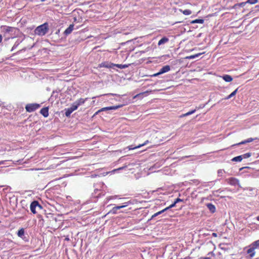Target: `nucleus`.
<instances>
[{"label":"nucleus","mask_w":259,"mask_h":259,"mask_svg":"<svg viewBox=\"0 0 259 259\" xmlns=\"http://www.w3.org/2000/svg\"><path fill=\"white\" fill-rule=\"evenodd\" d=\"M3 40V36L0 34V44L2 42Z\"/></svg>","instance_id":"obj_39"},{"label":"nucleus","mask_w":259,"mask_h":259,"mask_svg":"<svg viewBox=\"0 0 259 259\" xmlns=\"http://www.w3.org/2000/svg\"><path fill=\"white\" fill-rule=\"evenodd\" d=\"M10 30V29H7V31H9Z\"/></svg>","instance_id":"obj_44"},{"label":"nucleus","mask_w":259,"mask_h":259,"mask_svg":"<svg viewBox=\"0 0 259 259\" xmlns=\"http://www.w3.org/2000/svg\"><path fill=\"white\" fill-rule=\"evenodd\" d=\"M175 203H178V202H182V201H183V200H182V199H180V198H177V199L175 200Z\"/></svg>","instance_id":"obj_34"},{"label":"nucleus","mask_w":259,"mask_h":259,"mask_svg":"<svg viewBox=\"0 0 259 259\" xmlns=\"http://www.w3.org/2000/svg\"><path fill=\"white\" fill-rule=\"evenodd\" d=\"M87 100L88 98H86L85 99L80 98L77 101H76L75 103L78 106H79L81 105H83Z\"/></svg>","instance_id":"obj_13"},{"label":"nucleus","mask_w":259,"mask_h":259,"mask_svg":"<svg viewBox=\"0 0 259 259\" xmlns=\"http://www.w3.org/2000/svg\"><path fill=\"white\" fill-rule=\"evenodd\" d=\"M122 106V105H117V106H109V107H103L100 109V111L101 112L105 111L107 110H116L117 109Z\"/></svg>","instance_id":"obj_8"},{"label":"nucleus","mask_w":259,"mask_h":259,"mask_svg":"<svg viewBox=\"0 0 259 259\" xmlns=\"http://www.w3.org/2000/svg\"><path fill=\"white\" fill-rule=\"evenodd\" d=\"M169 39L168 38L166 37H162L160 40H159L158 42V45L160 46L162 44H164L165 43H166L168 41Z\"/></svg>","instance_id":"obj_15"},{"label":"nucleus","mask_w":259,"mask_h":259,"mask_svg":"<svg viewBox=\"0 0 259 259\" xmlns=\"http://www.w3.org/2000/svg\"><path fill=\"white\" fill-rule=\"evenodd\" d=\"M189 157V156H185V157Z\"/></svg>","instance_id":"obj_45"},{"label":"nucleus","mask_w":259,"mask_h":259,"mask_svg":"<svg viewBox=\"0 0 259 259\" xmlns=\"http://www.w3.org/2000/svg\"><path fill=\"white\" fill-rule=\"evenodd\" d=\"M211 236L216 237L218 236V234L216 233H213L211 234Z\"/></svg>","instance_id":"obj_37"},{"label":"nucleus","mask_w":259,"mask_h":259,"mask_svg":"<svg viewBox=\"0 0 259 259\" xmlns=\"http://www.w3.org/2000/svg\"><path fill=\"white\" fill-rule=\"evenodd\" d=\"M166 210V209L165 208L164 209H162V210H160L155 213H154L153 215H152V218H154V217L161 214L162 213L164 212V211H165Z\"/></svg>","instance_id":"obj_24"},{"label":"nucleus","mask_w":259,"mask_h":259,"mask_svg":"<svg viewBox=\"0 0 259 259\" xmlns=\"http://www.w3.org/2000/svg\"><path fill=\"white\" fill-rule=\"evenodd\" d=\"M203 259H210V258L209 257H205V258H204Z\"/></svg>","instance_id":"obj_42"},{"label":"nucleus","mask_w":259,"mask_h":259,"mask_svg":"<svg viewBox=\"0 0 259 259\" xmlns=\"http://www.w3.org/2000/svg\"><path fill=\"white\" fill-rule=\"evenodd\" d=\"M225 172L223 169H219L218 171V174L219 176H222L223 173Z\"/></svg>","instance_id":"obj_29"},{"label":"nucleus","mask_w":259,"mask_h":259,"mask_svg":"<svg viewBox=\"0 0 259 259\" xmlns=\"http://www.w3.org/2000/svg\"><path fill=\"white\" fill-rule=\"evenodd\" d=\"M24 235V230L23 228L19 229L17 232V235L20 237H22Z\"/></svg>","instance_id":"obj_23"},{"label":"nucleus","mask_w":259,"mask_h":259,"mask_svg":"<svg viewBox=\"0 0 259 259\" xmlns=\"http://www.w3.org/2000/svg\"><path fill=\"white\" fill-rule=\"evenodd\" d=\"M114 66V63L109 62H103L102 63L99 65V67L100 68L105 67L107 68H110Z\"/></svg>","instance_id":"obj_7"},{"label":"nucleus","mask_w":259,"mask_h":259,"mask_svg":"<svg viewBox=\"0 0 259 259\" xmlns=\"http://www.w3.org/2000/svg\"><path fill=\"white\" fill-rule=\"evenodd\" d=\"M100 112H101V111H100V109H99V110H98L97 112H95V113L94 114L93 116H96Z\"/></svg>","instance_id":"obj_35"},{"label":"nucleus","mask_w":259,"mask_h":259,"mask_svg":"<svg viewBox=\"0 0 259 259\" xmlns=\"http://www.w3.org/2000/svg\"><path fill=\"white\" fill-rule=\"evenodd\" d=\"M242 159H242V157L241 156V155H239V156L234 157L232 159V161H235V162H240Z\"/></svg>","instance_id":"obj_21"},{"label":"nucleus","mask_w":259,"mask_h":259,"mask_svg":"<svg viewBox=\"0 0 259 259\" xmlns=\"http://www.w3.org/2000/svg\"><path fill=\"white\" fill-rule=\"evenodd\" d=\"M256 139H257V138H248L247 140L243 141H242V142H240V143H239L238 144H235V145H233V146H235L236 145H242V144H246V143H248L251 142H252L254 140H256Z\"/></svg>","instance_id":"obj_10"},{"label":"nucleus","mask_w":259,"mask_h":259,"mask_svg":"<svg viewBox=\"0 0 259 259\" xmlns=\"http://www.w3.org/2000/svg\"><path fill=\"white\" fill-rule=\"evenodd\" d=\"M257 0H247L246 3H241L240 4H236L234 6L235 8H237L238 7H243L245 6L246 3H249L250 4H255L257 3Z\"/></svg>","instance_id":"obj_6"},{"label":"nucleus","mask_w":259,"mask_h":259,"mask_svg":"<svg viewBox=\"0 0 259 259\" xmlns=\"http://www.w3.org/2000/svg\"><path fill=\"white\" fill-rule=\"evenodd\" d=\"M139 147H137V146H136V147H133L132 145H131V146H129L128 147V149L130 150H134V149H137V148H139Z\"/></svg>","instance_id":"obj_32"},{"label":"nucleus","mask_w":259,"mask_h":259,"mask_svg":"<svg viewBox=\"0 0 259 259\" xmlns=\"http://www.w3.org/2000/svg\"><path fill=\"white\" fill-rule=\"evenodd\" d=\"M256 220L259 221V215L256 217Z\"/></svg>","instance_id":"obj_41"},{"label":"nucleus","mask_w":259,"mask_h":259,"mask_svg":"<svg viewBox=\"0 0 259 259\" xmlns=\"http://www.w3.org/2000/svg\"><path fill=\"white\" fill-rule=\"evenodd\" d=\"M74 25L73 24H71L65 30L64 34L65 35H68L71 33L73 29Z\"/></svg>","instance_id":"obj_14"},{"label":"nucleus","mask_w":259,"mask_h":259,"mask_svg":"<svg viewBox=\"0 0 259 259\" xmlns=\"http://www.w3.org/2000/svg\"><path fill=\"white\" fill-rule=\"evenodd\" d=\"M223 78L226 82H230L232 80V77L229 75H225L223 76Z\"/></svg>","instance_id":"obj_17"},{"label":"nucleus","mask_w":259,"mask_h":259,"mask_svg":"<svg viewBox=\"0 0 259 259\" xmlns=\"http://www.w3.org/2000/svg\"><path fill=\"white\" fill-rule=\"evenodd\" d=\"M179 11L182 12L185 15H189L192 14V12L190 10H182V9H179Z\"/></svg>","instance_id":"obj_18"},{"label":"nucleus","mask_w":259,"mask_h":259,"mask_svg":"<svg viewBox=\"0 0 259 259\" xmlns=\"http://www.w3.org/2000/svg\"><path fill=\"white\" fill-rule=\"evenodd\" d=\"M170 69V67L169 65H165L162 68L160 69L158 73H155L153 75H152V76H157L159 75H160L161 74L166 73L168 72Z\"/></svg>","instance_id":"obj_5"},{"label":"nucleus","mask_w":259,"mask_h":259,"mask_svg":"<svg viewBox=\"0 0 259 259\" xmlns=\"http://www.w3.org/2000/svg\"><path fill=\"white\" fill-rule=\"evenodd\" d=\"M251 153H246L245 154L241 155V156L242 157V159L247 158H249L251 156Z\"/></svg>","instance_id":"obj_27"},{"label":"nucleus","mask_w":259,"mask_h":259,"mask_svg":"<svg viewBox=\"0 0 259 259\" xmlns=\"http://www.w3.org/2000/svg\"><path fill=\"white\" fill-rule=\"evenodd\" d=\"M237 91H238V89H236L231 94H230L229 96H228L227 97H226L225 99L228 100V99L231 98L233 96H234L236 94Z\"/></svg>","instance_id":"obj_22"},{"label":"nucleus","mask_w":259,"mask_h":259,"mask_svg":"<svg viewBox=\"0 0 259 259\" xmlns=\"http://www.w3.org/2000/svg\"><path fill=\"white\" fill-rule=\"evenodd\" d=\"M73 111L70 108H68L65 112V115L69 117Z\"/></svg>","instance_id":"obj_26"},{"label":"nucleus","mask_w":259,"mask_h":259,"mask_svg":"<svg viewBox=\"0 0 259 259\" xmlns=\"http://www.w3.org/2000/svg\"><path fill=\"white\" fill-rule=\"evenodd\" d=\"M225 181L228 184H230V185L234 186H238L239 187L241 188V186L240 185L239 180L235 178L232 177L226 179Z\"/></svg>","instance_id":"obj_3"},{"label":"nucleus","mask_w":259,"mask_h":259,"mask_svg":"<svg viewBox=\"0 0 259 259\" xmlns=\"http://www.w3.org/2000/svg\"><path fill=\"white\" fill-rule=\"evenodd\" d=\"M149 143V141L148 140H146L144 143L138 145L137 147H141L142 146H145Z\"/></svg>","instance_id":"obj_30"},{"label":"nucleus","mask_w":259,"mask_h":259,"mask_svg":"<svg viewBox=\"0 0 259 259\" xmlns=\"http://www.w3.org/2000/svg\"><path fill=\"white\" fill-rule=\"evenodd\" d=\"M255 259H259V257H257V258H255Z\"/></svg>","instance_id":"obj_46"},{"label":"nucleus","mask_w":259,"mask_h":259,"mask_svg":"<svg viewBox=\"0 0 259 259\" xmlns=\"http://www.w3.org/2000/svg\"><path fill=\"white\" fill-rule=\"evenodd\" d=\"M40 107V105L37 103L27 104L25 106V109L28 112H32L38 109Z\"/></svg>","instance_id":"obj_2"},{"label":"nucleus","mask_w":259,"mask_h":259,"mask_svg":"<svg viewBox=\"0 0 259 259\" xmlns=\"http://www.w3.org/2000/svg\"><path fill=\"white\" fill-rule=\"evenodd\" d=\"M196 111V110L194 109V110H192L190 111H189L188 112H187L186 113H185V114H182L181 115H180V117L181 118H182V117H185V116H188L189 115H191V114H192L193 113H194Z\"/></svg>","instance_id":"obj_20"},{"label":"nucleus","mask_w":259,"mask_h":259,"mask_svg":"<svg viewBox=\"0 0 259 259\" xmlns=\"http://www.w3.org/2000/svg\"><path fill=\"white\" fill-rule=\"evenodd\" d=\"M128 205V203H124V204L123 205H120V206H115L112 209V212L113 213H115L117 211V210L119 209H121V208H122L126 206H127Z\"/></svg>","instance_id":"obj_12"},{"label":"nucleus","mask_w":259,"mask_h":259,"mask_svg":"<svg viewBox=\"0 0 259 259\" xmlns=\"http://www.w3.org/2000/svg\"><path fill=\"white\" fill-rule=\"evenodd\" d=\"M38 207L39 209L42 208V206L39 204L37 201H33L31 202L30 206L31 211L33 213H36V208Z\"/></svg>","instance_id":"obj_4"},{"label":"nucleus","mask_w":259,"mask_h":259,"mask_svg":"<svg viewBox=\"0 0 259 259\" xmlns=\"http://www.w3.org/2000/svg\"><path fill=\"white\" fill-rule=\"evenodd\" d=\"M40 113L42 114L45 117H47L49 116V108L48 107H44L42 108L40 111Z\"/></svg>","instance_id":"obj_11"},{"label":"nucleus","mask_w":259,"mask_h":259,"mask_svg":"<svg viewBox=\"0 0 259 259\" xmlns=\"http://www.w3.org/2000/svg\"><path fill=\"white\" fill-rule=\"evenodd\" d=\"M211 213H213L215 211V207L214 206V205L211 204Z\"/></svg>","instance_id":"obj_33"},{"label":"nucleus","mask_w":259,"mask_h":259,"mask_svg":"<svg viewBox=\"0 0 259 259\" xmlns=\"http://www.w3.org/2000/svg\"><path fill=\"white\" fill-rule=\"evenodd\" d=\"M251 246H253L255 249H259V239L253 242Z\"/></svg>","instance_id":"obj_19"},{"label":"nucleus","mask_w":259,"mask_h":259,"mask_svg":"<svg viewBox=\"0 0 259 259\" xmlns=\"http://www.w3.org/2000/svg\"><path fill=\"white\" fill-rule=\"evenodd\" d=\"M206 205L208 209L210 210V203H207Z\"/></svg>","instance_id":"obj_38"},{"label":"nucleus","mask_w":259,"mask_h":259,"mask_svg":"<svg viewBox=\"0 0 259 259\" xmlns=\"http://www.w3.org/2000/svg\"><path fill=\"white\" fill-rule=\"evenodd\" d=\"M46 0H40L41 2H45Z\"/></svg>","instance_id":"obj_43"},{"label":"nucleus","mask_w":259,"mask_h":259,"mask_svg":"<svg viewBox=\"0 0 259 259\" xmlns=\"http://www.w3.org/2000/svg\"><path fill=\"white\" fill-rule=\"evenodd\" d=\"M49 31V25L48 23H45L37 26L34 30V33L39 36L45 35Z\"/></svg>","instance_id":"obj_1"},{"label":"nucleus","mask_w":259,"mask_h":259,"mask_svg":"<svg viewBox=\"0 0 259 259\" xmlns=\"http://www.w3.org/2000/svg\"><path fill=\"white\" fill-rule=\"evenodd\" d=\"M203 22V20L202 19H196L192 21V23H202Z\"/></svg>","instance_id":"obj_28"},{"label":"nucleus","mask_w":259,"mask_h":259,"mask_svg":"<svg viewBox=\"0 0 259 259\" xmlns=\"http://www.w3.org/2000/svg\"><path fill=\"white\" fill-rule=\"evenodd\" d=\"M5 162L4 160L0 161V165L4 164Z\"/></svg>","instance_id":"obj_40"},{"label":"nucleus","mask_w":259,"mask_h":259,"mask_svg":"<svg viewBox=\"0 0 259 259\" xmlns=\"http://www.w3.org/2000/svg\"><path fill=\"white\" fill-rule=\"evenodd\" d=\"M78 106H77V105L74 102L72 105H71V106L70 107V108L73 111H75V110H76L77 108H78Z\"/></svg>","instance_id":"obj_25"},{"label":"nucleus","mask_w":259,"mask_h":259,"mask_svg":"<svg viewBox=\"0 0 259 259\" xmlns=\"http://www.w3.org/2000/svg\"><path fill=\"white\" fill-rule=\"evenodd\" d=\"M176 204H177V203H175V201H174V202L172 204H171V205H170L169 206H168V207H166L165 208L166 209V210H168V209H169V208H172V207H175V206H176Z\"/></svg>","instance_id":"obj_31"},{"label":"nucleus","mask_w":259,"mask_h":259,"mask_svg":"<svg viewBox=\"0 0 259 259\" xmlns=\"http://www.w3.org/2000/svg\"><path fill=\"white\" fill-rule=\"evenodd\" d=\"M195 57V56H194V55H192V56H188V57H186V58H187V59H193V58H194Z\"/></svg>","instance_id":"obj_36"},{"label":"nucleus","mask_w":259,"mask_h":259,"mask_svg":"<svg viewBox=\"0 0 259 259\" xmlns=\"http://www.w3.org/2000/svg\"><path fill=\"white\" fill-rule=\"evenodd\" d=\"M130 65V64H114V66H116L120 69H124L126 68H127Z\"/></svg>","instance_id":"obj_16"},{"label":"nucleus","mask_w":259,"mask_h":259,"mask_svg":"<svg viewBox=\"0 0 259 259\" xmlns=\"http://www.w3.org/2000/svg\"><path fill=\"white\" fill-rule=\"evenodd\" d=\"M249 248L247 250V253L249 254L251 258L253 257L255 254V248L253 246H251V244L249 246Z\"/></svg>","instance_id":"obj_9"}]
</instances>
